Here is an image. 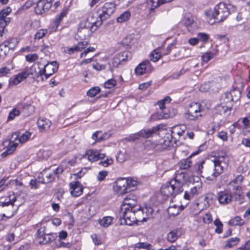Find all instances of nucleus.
I'll use <instances>...</instances> for the list:
<instances>
[{"mask_svg":"<svg viewBox=\"0 0 250 250\" xmlns=\"http://www.w3.org/2000/svg\"><path fill=\"white\" fill-rule=\"evenodd\" d=\"M52 152L49 150L41 149L37 153L38 157L41 159H47L51 155Z\"/></svg>","mask_w":250,"mask_h":250,"instance_id":"38","label":"nucleus"},{"mask_svg":"<svg viewBox=\"0 0 250 250\" xmlns=\"http://www.w3.org/2000/svg\"><path fill=\"white\" fill-rule=\"evenodd\" d=\"M239 242V239L237 237L229 238L226 242L225 247L231 248L235 246Z\"/></svg>","mask_w":250,"mask_h":250,"instance_id":"41","label":"nucleus"},{"mask_svg":"<svg viewBox=\"0 0 250 250\" xmlns=\"http://www.w3.org/2000/svg\"><path fill=\"white\" fill-rule=\"evenodd\" d=\"M112 217L110 216H106L99 220V224L101 226L106 228L112 224Z\"/></svg>","mask_w":250,"mask_h":250,"instance_id":"36","label":"nucleus"},{"mask_svg":"<svg viewBox=\"0 0 250 250\" xmlns=\"http://www.w3.org/2000/svg\"><path fill=\"white\" fill-rule=\"evenodd\" d=\"M117 56L120 60L121 62L123 63L124 62L127 61L131 58L132 54L131 52L128 51H124L117 54Z\"/></svg>","mask_w":250,"mask_h":250,"instance_id":"34","label":"nucleus"},{"mask_svg":"<svg viewBox=\"0 0 250 250\" xmlns=\"http://www.w3.org/2000/svg\"><path fill=\"white\" fill-rule=\"evenodd\" d=\"M20 113V111L19 110L14 109L9 113L8 119L9 120L14 119L16 116L19 115Z\"/></svg>","mask_w":250,"mask_h":250,"instance_id":"64","label":"nucleus"},{"mask_svg":"<svg viewBox=\"0 0 250 250\" xmlns=\"http://www.w3.org/2000/svg\"><path fill=\"white\" fill-rule=\"evenodd\" d=\"M142 209L145 214V216H143V220L145 222L153 217V209L151 207L146 206L142 208Z\"/></svg>","mask_w":250,"mask_h":250,"instance_id":"33","label":"nucleus"},{"mask_svg":"<svg viewBox=\"0 0 250 250\" xmlns=\"http://www.w3.org/2000/svg\"><path fill=\"white\" fill-rule=\"evenodd\" d=\"M181 234L180 229H175L170 231L167 235V240L170 242H174Z\"/></svg>","mask_w":250,"mask_h":250,"instance_id":"28","label":"nucleus"},{"mask_svg":"<svg viewBox=\"0 0 250 250\" xmlns=\"http://www.w3.org/2000/svg\"><path fill=\"white\" fill-rule=\"evenodd\" d=\"M37 125L41 131H46L49 129L51 122L47 119H39L37 122Z\"/></svg>","mask_w":250,"mask_h":250,"instance_id":"27","label":"nucleus"},{"mask_svg":"<svg viewBox=\"0 0 250 250\" xmlns=\"http://www.w3.org/2000/svg\"><path fill=\"white\" fill-rule=\"evenodd\" d=\"M190 156L188 158L183 159L180 162L179 166L181 169H186L191 166L192 162L190 160Z\"/></svg>","mask_w":250,"mask_h":250,"instance_id":"37","label":"nucleus"},{"mask_svg":"<svg viewBox=\"0 0 250 250\" xmlns=\"http://www.w3.org/2000/svg\"><path fill=\"white\" fill-rule=\"evenodd\" d=\"M230 5L220 2L216 5L210 14L211 18L208 21L210 24L224 21L229 15Z\"/></svg>","mask_w":250,"mask_h":250,"instance_id":"3","label":"nucleus"},{"mask_svg":"<svg viewBox=\"0 0 250 250\" xmlns=\"http://www.w3.org/2000/svg\"><path fill=\"white\" fill-rule=\"evenodd\" d=\"M201 192V183H198L196 186L192 187L189 191H186L184 198L186 200H190L194 197L198 195Z\"/></svg>","mask_w":250,"mask_h":250,"instance_id":"18","label":"nucleus"},{"mask_svg":"<svg viewBox=\"0 0 250 250\" xmlns=\"http://www.w3.org/2000/svg\"><path fill=\"white\" fill-rule=\"evenodd\" d=\"M209 203L208 201V198L207 197H205L203 201H201L199 203H197L193 206L194 208V211L193 214L194 215L198 214L202 210L206 208L209 207Z\"/></svg>","mask_w":250,"mask_h":250,"instance_id":"23","label":"nucleus"},{"mask_svg":"<svg viewBox=\"0 0 250 250\" xmlns=\"http://www.w3.org/2000/svg\"><path fill=\"white\" fill-rule=\"evenodd\" d=\"M11 12V9L10 7H7L0 11V26L5 27L10 23V19L7 17V16Z\"/></svg>","mask_w":250,"mask_h":250,"instance_id":"22","label":"nucleus"},{"mask_svg":"<svg viewBox=\"0 0 250 250\" xmlns=\"http://www.w3.org/2000/svg\"><path fill=\"white\" fill-rule=\"evenodd\" d=\"M9 201H11L18 210L20 206L23 204L25 201V195L23 193L17 195L12 194L7 197Z\"/></svg>","mask_w":250,"mask_h":250,"instance_id":"19","label":"nucleus"},{"mask_svg":"<svg viewBox=\"0 0 250 250\" xmlns=\"http://www.w3.org/2000/svg\"><path fill=\"white\" fill-rule=\"evenodd\" d=\"M101 89L98 86L93 87L90 88L87 92V95L90 97H95L97 94L100 93Z\"/></svg>","mask_w":250,"mask_h":250,"instance_id":"46","label":"nucleus"},{"mask_svg":"<svg viewBox=\"0 0 250 250\" xmlns=\"http://www.w3.org/2000/svg\"><path fill=\"white\" fill-rule=\"evenodd\" d=\"M21 112L25 116H29L34 111V107L29 104H21Z\"/></svg>","mask_w":250,"mask_h":250,"instance_id":"31","label":"nucleus"},{"mask_svg":"<svg viewBox=\"0 0 250 250\" xmlns=\"http://www.w3.org/2000/svg\"><path fill=\"white\" fill-rule=\"evenodd\" d=\"M203 222L207 224L210 223L212 221V217L209 212H208L203 217Z\"/></svg>","mask_w":250,"mask_h":250,"instance_id":"63","label":"nucleus"},{"mask_svg":"<svg viewBox=\"0 0 250 250\" xmlns=\"http://www.w3.org/2000/svg\"><path fill=\"white\" fill-rule=\"evenodd\" d=\"M87 45V43L85 41L79 42L76 45L71 47H67L66 52L69 55H72L75 52L81 51L82 49H84Z\"/></svg>","mask_w":250,"mask_h":250,"instance_id":"24","label":"nucleus"},{"mask_svg":"<svg viewBox=\"0 0 250 250\" xmlns=\"http://www.w3.org/2000/svg\"><path fill=\"white\" fill-rule=\"evenodd\" d=\"M219 114H226L228 111H230L229 108L227 106H223L222 105H218L215 109Z\"/></svg>","mask_w":250,"mask_h":250,"instance_id":"52","label":"nucleus"},{"mask_svg":"<svg viewBox=\"0 0 250 250\" xmlns=\"http://www.w3.org/2000/svg\"><path fill=\"white\" fill-rule=\"evenodd\" d=\"M172 139L171 136L170 137L169 136L164 137L159 141V143L154 145L153 146L154 148L156 150L159 151L167 149L171 145Z\"/></svg>","mask_w":250,"mask_h":250,"instance_id":"16","label":"nucleus"},{"mask_svg":"<svg viewBox=\"0 0 250 250\" xmlns=\"http://www.w3.org/2000/svg\"><path fill=\"white\" fill-rule=\"evenodd\" d=\"M47 244L55 241L58 237L57 234L56 233H47Z\"/></svg>","mask_w":250,"mask_h":250,"instance_id":"54","label":"nucleus"},{"mask_svg":"<svg viewBox=\"0 0 250 250\" xmlns=\"http://www.w3.org/2000/svg\"><path fill=\"white\" fill-rule=\"evenodd\" d=\"M116 84V81L114 79H110L107 80L104 83V86L106 88H111Z\"/></svg>","mask_w":250,"mask_h":250,"instance_id":"53","label":"nucleus"},{"mask_svg":"<svg viewBox=\"0 0 250 250\" xmlns=\"http://www.w3.org/2000/svg\"><path fill=\"white\" fill-rule=\"evenodd\" d=\"M182 186L183 182L181 179H178V174H177L174 179L162 186L161 193L167 196L174 197L183 191Z\"/></svg>","mask_w":250,"mask_h":250,"instance_id":"2","label":"nucleus"},{"mask_svg":"<svg viewBox=\"0 0 250 250\" xmlns=\"http://www.w3.org/2000/svg\"><path fill=\"white\" fill-rule=\"evenodd\" d=\"M26 60L27 62H33L38 59V56L37 54H28L25 56Z\"/></svg>","mask_w":250,"mask_h":250,"instance_id":"55","label":"nucleus"},{"mask_svg":"<svg viewBox=\"0 0 250 250\" xmlns=\"http://www.w3.org/2000/svg\"><path fill=\"white\" fill-rule=\"evenodd\" d=\"M54 0H40L35 7V10L37 14H42L49 10Z\"/></svg>","mask_w":250,"mask_h":250,"instance_id":"13","label":"nucleus"},{"mask_svg":"<svg viewBox=\"0 0 250 250\" xmlns=\"http://www.w3.org/2000/svg\"><path fill=\"white\" fill-rule=\"evenodd\" d=\"M202 112L200 104L192 103L189 105L185 118L190 121L197 120L202 116Z\"/></svg>","mask_w":250,"mask_h":250,"instance_id":"9","label":"nucleus"},{"mask_svg":"<svg viewBox=\"0 0 250 250\" xmlns=\"http://www.w3.org/2000/svg\"><path fill=\"white\" fill-rule=\"evenodd\" d=\"M18 135L19 134L16 132ZM31 135V133L28 131H26L23 134H22L21 136L19 137H18V138L16 139L19 140V143H22L26 142L28 141L30 136Z\"/></svg>","mask_w":250,"mask_h":250,"instance_id":"43","label":"nucleus"},{"mask_svg":"<svg viewBox=\"0 0 250 250\" xmlns=\"http://www.w3.org/2000/svg\"><path fill=\"white\" fill-rule=\"evenodd\" d=\"M18 137V134L17 133H14L12 135L9 147L1 154V156L2 158L7 157L8 155L11 154L14 151L18 144L17 143H14V141H15Z\"/></svg>","mask_w":250,"mask_h":250,"instance_id":"20","label":"nucleus"},{"mask_svg":"<svg viewBox=\"0 0 250 250\" xmlns=\"http://www.w3.org/2000/svg\"><path fill=\"white\" fill-rule=\"evenodd\" d=\"M135 216L137 217V222H145L143 220V216H145V214L142 209V208H139L135 209Z\"/></svg>","mask_w":250,"mask_h":250,"instance_id":"45","label":"nucleus"},{"mask_svg":"<svg viewBox=\"0 0 250 250\" xmlns=\"http://www.w3.org/2000/svg\"><path fill=\"white\" fill-rule=\"evenodd\" d=\"M140 137H142L140 131L130 135L128 137L125 138V139L128 141H135V140L139 139Z\"/></svg>","mask_w":250,"mask_h":250,"instance_id":"48","label":"nucleus"},{"mask_svg":"<svg viewBox=\"0 0 250 250\" xmlns=\"http://www.w3.org/2000/svg\"><path fill=\"white\" fill-rule=\"evenodd\" d=\"M231 97L229 92L224 93V94L222 96V100L223 101V102L226 104L233 102L232 100H231Z\"/></svg>","mask_w":250,"mask_h":250,"instance_id":"58","label":"nucleus"},{"mask_svg":"<svg viewBox=\"0 0 250 250\" xmlns=\"http://www.w3.org/2000/svg\"><path fill=\"white\" fill-rule=\"evenodd\" d=\"M105 157V154L102 153L101 150L93 149L87 150L83 156V158H87L90 162L97 161L104 158Z\"/></svg>","mask_w":250,"mask_h":250,"instance_id":"14","label":"nucleus"},{"mask_svg":"<svg viewBox=\"0 0 250 250\" xmlns=\"http://www.w3.org/2000/svg\"><path fill=\"white\" fill-rule=\"evenodd\" d=\"M18 209L7 197L0 199V218L2 221H5L12 218L16 214Z\"/></svg>","mask_w":250,"mask_h":250,"instance_id":"5","label":"nucleus"},{"mask_svg":"<svg viewBox=\"0 0 250 250\" xmlns=\"http://www.w3.org/2000/svg\"><path fill=\"white\" fill-rule=\"evenodd\" d=\"M161 1L160 0H150L149 2L151 5V9L154 10L161 4H163Z\"/></svg>","mask_w":250,"mask_h":250,"instance_id":"59","label":"nucleus"},{"mask_svg":"<svg viewBox=\"0 0 250 250\" xmlns=\"http://www.w3.org/2000/svg\"><path fill=\"white\" fill-rule=\"evenodd\" d=\"M113 162V160L111 158L107 157L106 160L101 161L99 163V164L104 166V167H107L108 166L111 165Z\"/></svg>","mask_w":250,"mask_h":250,"instance_id":"62","label":"nucleus"},{"mask_svg":"<svg viewBox=\"0 0 250 250\" xmlns=\"http://www.w3.org/2000/svg\"><path fill=\"white\" fill-rule=\"evenodd\" d=\"M199 41L207 42L209 39V35L205 33H199L197 36Z\"/></svg>","mask_w":250,"mask_h":250,"instance_id":"56","label":"nucleus"},{"mask_svg":"<svg viewBox=\"0 0 250 250\" xmlns=\"http://www.w3.org/2000/svg\"><path fill=\"white\" fill-rule=\"evenodd\" d=\"M47 31L44 29L39 30L35 35V39L40 40L46 34Z\"/></svg>","mask_w":250,"mask_h":250,"instance_id":"61","label":"nucleus"},{"mask_svg":"<svg viewBox=\"0 0 250 250\" xmlns=\"http://www.w3.org/2000/svg\"><path fill=\"white\" fill-rule=\"evenodd\" d=\"M171 101V98L169 96H167L163 99L157 102V104L159 107V109H164L166 108L165 104H168Z\"/></svg>","mask_w":250,"mask_h":250,"instance_id":"42","label":"nucleus"},{"mask_svg":"<svg viewBox=\"0 0 250 250\" xmlns=\"http://www.w3.org/2000/svg\"><path fill=\"white\" fill-rule=\"evenodd\" d=\"M245 221L240 216H236L230 219L228 224L232 226H243L245 224Z\"/></svg>","mask_w":250,"mask_h":250,"instance_id":"32","label":"nucleus"},{"mask_svg":"<svg viewBox=\"0 0 250 250\" xmlns=\"http://www.w3.org/2000/svg\"><path fill=\"white\" fill-rule=\"evenodd\" d=\"M231 97V100L233 102H236L240 99L241 97V93L239 89L233 88L229 92Z\"/></svg>","mask_w":250,"mask_h":250,"instance_id":"35","label":"nucleus"},{"mask_svg":"<svg viewBox=\"0 0 250 250\" xmlns=\"http://www.w3.org/2000/svg\"><path fill=\"white\" fill-rule=\"evenodd\" d=\"M184 24L187 26L188 30L189 27L193 24L194 20L192 17L186 18L183 21Z\"/></svg>","mask_w":250,"mask_h":250,"instance_id":"57","label":"nucleus"},{"mask_svg":"<svg viewBox=\"0 0 250 250\" xmlns=\"http://www.w3.org/2000/svg\"><path fill=\"white\" fill-rule=\"evenodd\" d=\"M28 76L27 71H24L15 76L13 79H11L9 81L10 84L17 85L20 83L23 80L26 79Z\"/></svg>","mask_w":250,"mask_h":250,"instance_id":"26","label":"nucleus"},{"mask_svg":"<svg viewBox=\"0 0 250 250\" xmlns=\"http://www.w3.org/2000/svg\"><path fill=\"white\" fill-rule=\"evenodd\" d=\"M121 224L131 226L137 222L135 209L133 208H121L119 214Z\"/></svg>","mask_w":250,"mask_h":250,"instance_id":"8","label":"nucleus"},{"mask_svg":"<svg viewBox=\"0 0 250 250\" xmlns=\"http://www.w3.org/2000/svg\"><path fill=\"white\" fill-rule=\"evenodd\" d=\"M174 114L172 113L167 108L160 109L159 111L151 115V119L152 121H157L162 119H167L171 118Z\"/></svg>","mask_w":250,"mask_h":250,"instance_id":"12","label":"nucleus"},{"mask_svg":"<svg viewBox=\"0 0 250 250\" xmlns=\"http://www.w3.org/2000/svg\"><path fill=\"white\" fill-rule=\"evenodd\" d=\"M136 247L139 249H145L147 250H150L152 246L148 243L140 242L136 244Z\"/></svg>","mask_w":250,"mask_h":250,"instance_id":"50","label":"nucleus"},{"mask_svg":"<svg viewBox=\"0 0 250 250\" xmlns=\"http://www.w3.org/2000/svg\"><path fill=\"white\" fill-rule=\"evenodd\" d=\"M18 42L15 39H12L4 42L0 44V49L2 50L3 48H7L9 49H13L17 45Z\"/></svg>","mask_w":250,"mask_h":250,"instance_id":"30","label":"nucleus"},{"mask_svg":"<svg viewBox=\"0 0 250 250\" xmlns=\"http://www.w3.org/2000/svg\"><path fill=\"white\" fill-rule=\"evenodd\" d=\"M229 162L227 154L225 152H219L209 163L206 165L202 177L208 180H214L227 168Z\"/></svg>","mask_w":250,"mask_h":250,"instance_id":"1","label":"nucleus"},{"mask_svg":"<svg viewBox=\"0 0 250 250\" xmlns=\"http://www.w3.org/2000/svg\"><path fill=\"white\" fill-rule=\"evenodd\" d=\"M116 8L115 4L113 2H106L98 10V18L96 21L92 22L93 25L99 27L104 21L108 19L114 13Z\"/></svg>","mask_w":250,"mask_h":250,"instance_id":"6","label":"nucleus"},{"mask_svg":"<svg viewBox=\"0 0 250 250\" xmlns=\"http://www.w3.org/2000/svg\"><path fill=\"white\" fill-rule=\"evenodd\" d=\"M58 67L59 65L56 61L48 62L42 69L40 70L38 75H44L45 79H47L58 70Z\"/></svg>","mask_w":250,"mask_h":250,"instance_id":"10","label":"nucleus"},{"mask_svg":"<svg viewBox=\"0 0 250 250\" xmlns=\"http://www.w3.org/2000/svg\"><path fill=\"white\" fill-rule=\"evenodd\" d=\"M218 200L221 204H228L232 200V196L229 192L222 191L218 193Z\"/></svg>","mask_w":250,"mask_h":250,"instance_id":"25","label":"nucleus"},{"mask_svg":"<svg viewBox=\"0 0 250 250\" xmlns=\"http://www.w3.org/2000/svg\"><path fill=\"white\" fill-rule=\"evenodd\" d=\"M137 204V197L133 194H128L124 200L121 206V208H133L136 206Z\"/></svg>","mask_w":250,"mask_h":250,"instance_id":"17","label":"nucleus"},{"mask_svg":"<svg viewBox=\"0 0 250 250\" xmlns=\"http://www.w3.org/2000/svg\"><path fill=\"white\" fill-rule=\"evenodd\" d=\"M138 184L132 178H121L116 181L114 189L119 195H122L135 190Z\"/></svg>","mask_w":250,"mask_h":250,"instance_id":"4","label":"nucleus"},{"mask_svg":"<svg viewBox=\"0 0 250 250\" xmlns=\"http://www.w3.org/2000/svg\"><path fill=\"white\" fill-rule=\"evenodd\" d=\"M181 210L180 207H168L167 212L169 216H175L179 213Z\"/></svg>","mask_w":250,"mask_h":250,"instance_id":"44","label":"nucleus"},{"mask_svg":"<svg viewBox=\"0 0 250 250\" xmlns=\"http://www.w3.org/2000/svg\"><path fill=\"white\" fill-rule=\"evenodd\" d=\"M116 158L118 162L122 163L127 159V155L125 152L120 151L116 155Z\"/></svg>","mask_w":250,"mask_h":250,"instance_id":"49","label":"nucleus"},{"mask_svg":"<svg viewBox=\"0 0 250 250\" xmlns=\"http://www.w3.org/2000/svg\"><path fill=\"white\" fill-rule=\"evenodd\" d=\"M160 129L159 125L153 127L152 128L142 129L140 130V133L142 137L144 138H147L151 136V135L156 133Z\"/></svg>","mask_w":250,"mask_h":250,"instance_id":"29","label":"nucleus"},{"mask_svg":"<svg viewBox=\"0 0 250 250\" xmlns=\"http://www.w3.org/2000/svg\"><path fill=\"white\" fill-rule=\"evenodd\" d=\"M214 224L216 227L215 231L220 234L222 232L223 224L219 219H216L214 221Z\"/></svg>","mask_w":250,"mask_h":250,"instance_id":"47","label":"nucleus"},{"mask_svg":"<svg viewBox=\"0 0 250 250\" xmlns=\"http://www.w3.org/2000/svg\"><path fill=\"white\" fill-rule=\"evenodd\" d=\"M206 164L205 161H201L195 166V167L197 170V172L200 174L202 177L203 176V171H204Z\"/></svg>","mask_w":250,"mask_h":250,"instance_id":"39","label":"nucleus"},{"mask_svg":"<svg viewBox=\"0 0 250 250\" xmlns=\"http://www.w3.org/2000/svg\"><path fill=\"white\" fill-rule=\"evenodd\" d=\"M92 18H88L87 21H83L80 23L76 38L77 37L80 40H84L91 36V28L92 26H95L92 24V22H94L92 21Z\"/></svg>","mask_w":250,"mask_h":250,"instance_id":"7","label":"nucleus"},{"mask_svg":"<svg viewBox=\"0 0 250 250\" xmlns=\"http://www.w3.org/2000/svg\"><path fill=\"white\" fill-rule=\"evenodd\" d=\"M70 192L72 196L78 197L83 192V188L81 184L78 182H73L69 184Z\"/></svg>","mask_w":250,"mask_h":250,"instance_id":"21","label":"nucleus"},{"mask_svg":"<svg viewBox=\"0 0 250 250\" xmlns=\"http://www.w3.org/2000/svg\"><path fill=\"white\" fill-rule=\"evenodd\" d=\"M153 68L148 60H145L140 63L135 68L136 74L142 75L145 73H151Z\"/></svg>","mask_w":250,"mask_h":250,"instance_id":"15","label":"nucleus"},{"mask_svg":"<svg viewBox=\"0 0 250 250\" xmlns=\"http://www.w3.org/2000/svg\"><path fill=\"white\" fill-rule=\"evenodd\" d=\"M160 53L156 50L153 51L150 56V60L153 62H156L160 58Z\"/></svg>","mask_w":250,"mask_h":250,"instance_id":"51","label":"nucleus"},{"mask_svg":"<svg viewBox=\"0 0 250 250\" xmlns=\"http://www.w3.org/2000/svg\"><path fill=\"white\" fill-rule=\"evenodd\" d=\"M45 221L42 220L41 222L36 224L37 227L40 228L36 233V238L37 241L40 245H46V237L47 236L46 233V227H41L44 224Z\"/></svg>","mask_w":250,"mask_h":250,"instance_id":"11","label":"nucleus"},{"mask_svg":"<svg viewBox=\"0 0 250 250\" xmlns=\"http://www.w3.org/2000/svg\"><path fill=\"white\" fill-rule=\"evenodd\" d=\"M91 237L95 245L99 246L102 244L101 238L97 234H93L91 235Z\"/></svg>","mask_w":250,"mask_h":250,"instance_id":"60","label":"nucleus"},{"mask_svg":"<svg viewBox=\"0 0 250 250\" xmlns=\"http://www.w3.org/2000/svg\"><path fill=\"white\" fill-rule=\"evenodd\" d=\"M130 17V13L129 11H125L122 13L117 19V21L118 22H123L127 21Z\"/></svg>","mask_w":250,"mask_h":250,"instance_id":"40","label":"nucleus"}]
</instances>
